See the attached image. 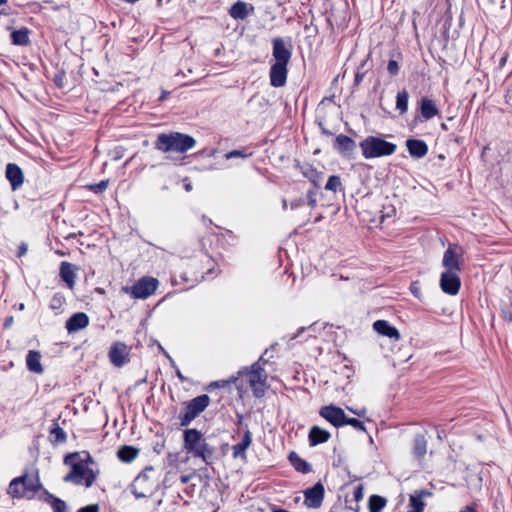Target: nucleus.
I'll use <instances>...</instances> for the list:
<instances>
[{
    "label": "nucleus",
    "instance_id": "1",
    "mask_svg": "<svg viewBox=\"0 0 512 512\" xmlns=\"http://www.w3.org/2000/svg\"><path fill=\"white\" fill-rule=\"evenodd\" d=\"M77 458H79V452L69 453L64 457V464L70 466L71 469L63 477V481L89 488L96 481L98 472L85 466L82 461H76Z\"/></svg>",
    "mask_w": 512,
    "mask_h": 512
},
{
    "label": "nucleus",
    "instance_id": "2",
    "mask_svg": "<svg viewBox=\"0 0 512 512\" xmlns=\"http://www.w3.org/2000/svg\"><path fill=\"white\" fill-rule=\"evenodd\" d=\"M184 449L194 458H201L207 465L211 464L214 448L210 446L197 429H186L183 433Z\"/></svg>",
    "mask_w": 512,
    "mask_h": 512
},
{
    "label": "nucleus",
    "instance_id": "3",
    "mask_svg": "<svg viewBox=\"0 0 512 512\" xmlns=\"http://www.w3.org/2000/svg\"><path fill=\"white\" fill-rule=\"evenodd\" d=\"M159 474L152 466H147L134 479L132 491L137 498L149 497L159 488Z\"/></svg>",
    "mask_w": 512,
    "mask_h": 512
},
{
    "label": "nucleus",
    "instance_id": "4",
    "mask_svg": "<svg viewBox=\"0 0 512 512\" xmlns=\"http://www.w3.org/2000/svg\"><path fill=\"white\" fill-rule=\"evenodd\" d=\"M359 146L365 159L390 156L397 149L396 144L375 136L366 137Z\"/></svg>",
    "mask_w": 512,
    "mask_h": 512
},
{
    "label": "nucleus",
    "instance_id": "5",
    "mask_svg": "<svg viewBox=\"0 0 512 512\" xmlns=\"http://www.w3.org/2000/svg\"><path fill=\"white\" fill-rule=\"evenodd\" d=\"M195 144V139L186 134L179 132L162 134V152L164 153L176 152L183 154L193 148Z\"/></svg>",
    "mask_w": 512,
    "mask_h": 512
},
{
    "label": "nucleus",
    "instance_id": "6",
    "mask_svg": "<svg viewBox=\"0 0 512 512\" xmlns=\"http://www.w3.org/2000/svg\"><path fill=\"white\" fill-rule=\"evenodd\" d=\"M239 375H247L248 382L256 397H262L265 394L267 374L260 366L259 361L251 365L250 369L244 368L238 372Z\"/></svg>",
    "mask_w": 512,
    "mask_h": 512
},
{
    "label": "nucleus",
    "instance_id": "7",
    "mask_svg": "<svg viewBox=\"0 0 512 512\" xmlns=\"http://www.w3.org/2000/svg\"><path fill=\"white\" fill-rule=\"evenodd\" d=\"M209 404L210 397L207 394L199 395L189 401L179 415L181 426H188Z\"/></svg>",
    "mask_w": 512,
    "mask_h": 512
},
{
    "label": "nucleus",
    "instance_id": "8",
    "mask_svg": "<svg viewBox=\"0 0 512 512\" xmlns=\"http://www.w3.org/2000/svg\"><path fill=\"white\" fill-rule=\"evenodd\" d=\"M158 280L153 277H142L132 287L126 288V292L135 299H146L158 288Z\"/></svg>",
    "mask_w": 512,
    "mask_h": 512
},
{
    "label": "nucleus",
    "instance_id": "9",
    "mask_svg": "<svg viewBox=\"0 0 512 512\" xmlns=\"http://www.w3.org/2000/svg\"><path fill=\"white\" fill-rule=\"evenodd\" d=\"M272 56L275 63L288 64L292 56V45L277 37L272 40Z\"/></svg>",
    "mask_w": 512,
    "mask_h": 512
},
{
    "label": "nucleus",
    "instance_id": "10",
    "mask_svg": "<svg viewBox=\"0 0 512 512\" xmlns=\"http://www.w3.org/2000/svg\"><path fill=\"white\" fill-rule=\"evenodd\" d=\"M319 414L334 427H342L345 425L347 416L342 408L333 404L323 406L319 410Z\"/></svg>",
    "mask_w": 512,
    "mask_h": 512
},
{
    "label": "nucleus",
    "instance_id": "11",
    "mask_svg": "<svg viewBox=\"0 0 512 512\" xmlns=\"http://www.w3.org/2000/svg\"><path fill=\"white\" fill-rule=\"evenodd\" d=\"M440 287L448 295H456L461 287V281L457 272L444 271L440 277Z\"/></svg>",
    "mask_w": 512,
    "mask_h": 512
},
{
    "label": "nucleus",
    "instance_id": "12",
    "mask_svg": "<svg viewBox=\"0 0 512 512\" xmlns=\"http://www.w3.org/2000/svg\"><path fill=\"white\" fill-rule=\"evenodd\" d=\"M325 489L321 482L315 483L304 491V503L309 508H319L323 502Z\"/></svg>",
    "mask_w": 512,
    "mask_h": 512
},
{
    "label": "nucleus",
    "instance_id": "13",
    "mask_svg": "<svg viewBox=\"0 0 512 512\" xmlns=\"http://www.w3.org/2000/svg\"><path fill=\"white\" fill-rule=\"evenodd\" d=\"M111 363L116 367H122L129 362V348L122 342H116L109 351Z\"/></svg>",
    "mask_w": 512,
    "mask_h": 512
},
{
    "label": "nucleus",
    "instance_id": "14",
    "mask_svg": "<svg viewBox=\"0 0 512 512\" xmlns=\"http://www.w3.org/2000/svg\"><path fill=\"white\" fill-rule=\"evenodd\" d=\"M288 64L274 63L271 65L269 77L270 84L273 87H282L286 84L288 75Z\"/></svg>",
    "mask_w": 512,
    "mask_h": 512
},
{
    "label": "nucleus",
    "instance_id": "15",
    "mask_svg": "<svg viewBox=\"0 0 512 512\" xmlns=\"http://www.w3.org/2000/svg\"><path fill=\"white\" fill-rule=\"evenodd\" d=\"M5 175L13 191L19 189L24 182V175L21 168L15 163H8Z\"/></svg>",
    "mask_w": 512,
    "mask_h": 512
},
{
    "label": "nucleus",
    "instance_id": "16",
    "mask_svg": "<svg viewBox=\"0 0 512 512\" xmlns=\"http://www.w3.org/2000/svg\"><path fill=\"white\" fill-rule=\"evenodd\" d=\"M459 258L460 255L456 252V246L450 245L444 252L442 260V264L445 267L446 271H460Z\"/></svg>",
    "mask_w": 512,
    "mask_h": 512
},
{
    "label": "nucleus",
    "instance_id": "17",
    "mask_svg": "<svg viewBox=\"0 0 512 512\" xmlns=\"http://www.w3.org/2000/svg\"><path fill=\"white\" fill-rule=\"evenodd\" d=\"M89 324V317L84 312H78L73 314L67 321H66V329L69 333L77 332L81 329H84Z\"/></svg>",
    "mask_w": 512,
    "mask_h": 512
},
{
    "label": "nucleus",
    "instance_id": "18",
    "mask_svg": "<svg viewBox=\"0 0 512 512\" xmlns=\"http://www.w3.org/2000/svg\"><path fill=\"white\" fill-rule=\"evenodd\" d=\"M17 479H21L20 484H21L23 490L26 491V497H28V498L33 496L42 487V485L40 483V479L38 477V473H36V475H34V476L23 475V476L17 477Z\"/></svg>",
    "mask_w": 512,
    "mask_h": 512
},
{
    "label": "nucleus",
    "instance_id": "19",
    "mask_svg": "<svg viewBox=\"0 0 512 512\" xmlns=\"http://www.w3.org/2000/svg\"><path fill=\"white\" fill-rule=\"evenodd\" d=\"M406 147L411 157L415 159L423 158L428 153V145L425 141L419 139H408Z\"/></svg>",
    "mask_w": 512,
    "mask_h": 512
},
{
    "label": "nucleus",
    "instance_id": "20",
    "mask_svg": "<svg viewBox=\"0 0 512 512\" xmlns=\"http://www.w3.org/2000/svg\"><path fill=\"white\" fill-rule=\"evenodd\" d=\"M374 330L383 336H386L392 340H399L400 339V333L399 331L389 324L386 320H377L373 323Z\"/></svg>",
    "mask_w": 512,
    "mask_h": 512
},
{
    "label": "nucleus",
    "instance_id": "21",
    "mask_svg": "<svg viewBox=\"0 0 512 512\" xmlns=\"http://www.w3.org/2000/svg\"><path fill=\"white\" fill-rule=\"evenodd\" d=\"M334 148L342 155L349 156L355 150L356 143L351 137L340 134L335 139Z\"/></svg>",
    "mask_w": 512,
    "mask_h": 512
},
{
    "label": "nucleus",
    "instance_id": "22",
    "mask_svg": "<svg viewBox=\"0 0 512 512\" xmlns=\"http://www.w3.org/2000/svg\"><path fill=\"white\" fill-rule=\"evenodd\" d=\"M331 437L329 431L319 427L312 426L308 434V440L310 446H317L319 444L327 442Z\"/></svg>",
    "mask_w": 512,
    "mask_h": 512
},
{
    "label": "nucleus",
    "instance_id": "23",
    "mask_svg": "<svg viewBox=\"0 0 512 512\" xmlns=\"http://www.w3.org/2000/svg\"><path fill=\"white\" fill-rule=\"evenodd\" d=\"M420 112L424 120H430L439 114L435 102L428 97H423L420 101Z\"/></svg>",
    "mask_w": 512,
    "mask_h": 512
},
{
    "label": "nucleus",
    "instance_id": "24",
    "mask_svg": "<svg viewBox=\"0 0 512 512\" xmlns=\"http://www.w3.org/2000/svg\"><path fill=\"white\" fill-rule=\"evenodd\" d=\"M60 277L67 284L69 288L75 285V267L69 262L63 261L60 264Z\"/></svg>",
    "mask_w": 512,
    "mask_h": 512
},
{
    "label": "nucleus",
    "instance_id": "25",
    "mask_svg": "<svg viewBox=\"0 0 512 512\" xmlns=\"http://www.w3.org/2000/svg\"><path fill=\"white\" fill-rule=\"evenodd\" d=\"M26 365L29 371L41 374L43 372L41 354L38 351L30 350L26 356Z\"/></svg>",
    "mask_w": 512,
    "mask_h": 512
},
{
    "label": "nucleus",
    "instance_id": "26",
    "mask_svg": "<svg viewBox=\"0 0 512 512\" xmlns=\"http://www.w3.org/2000/svg\"><path fill=\"white\" fill-rule=\"evenodd\" d=\"M288 459L294 469L303 474L310 473L312 466L306 460L302 459L296 452L292 451L289 453Z\"/></svg>",
    "mask_w": 512,
    "mask_h": 512
},
{
    "label": "nucleus",
    "instance_id": "27",
    "mask_svg": "<svg viewBox=\"0 0 512 512\" xmlns=\"http://www.w3.org/2000/svg\"><path fill=\"white\" fill-rule=\"evenodd\" d=\"M301 172L304 177L309 179V181L314 185V187H320L324 178V173L317 171L311 165H305L301 167Z\"/></svg>",
    "mask_w": 512,
    "mask_h": 512
},
{
    "label": "nucleus",
    "instance_id": "28",
    "mask_svg": "<svg viewBox=\"0 0 512 512\" xmlns=\"http://www.w3.org/2000/svg\"><path fill=\"white\" fill-rule=\"evenodd\" d=\"M424 495H430V493L425 490H421L416 491L414 494L410 495V512H423L425 503L422 498Z\"/></svg>",
    "mask_w": 512,
    "mask_h": 512
},
{
    "label": "nucleus",
    "instance_id": "29",
    "mask_svg": "<svg viewBox=\"0 0 512 512\" xmlns=\"http://www.w3.org/2000/svg\"><path fill=\"white\" fill-rule=\"evenodd\" d=\"M252 442L251 432L247 430L240 443L234 445L232 447L233 450V457H242L245 455L246 450L249 448Z\"/></svg>",
    "mask_w": 512,
    "mask_h": 512
},
{
    "label": "nucleus",
    "instance_id": "30",
    "mask_svg": "<svg viewBox=\"0 0 512 512\" xmlns=\"http://www.w3.org/2000/svg\"><path fill=\"white\" fill-rule=\"evenodd\" d=\"M29 33H30V31L26 27H23L19 30H14L11 33L12 44L18 45V46L28 45L30 43Z\"/></svg>",
    "mask_w": 512,
    "mask_h": 512
},
{
    "label": "nucleus",
    "instance_id": "31",
    "mask_svg": "<svg viewBox=\"0 0 512 512\" xmlns=\"http://www.w3.org/2000/svg\"><path fill=\"white\" fill-rule=\"evenodd\" d=\"M139 454V450L133 446L124 445L117 451L118 458L125 463L133 461Z\"/></svg>",
    "mask_w": 512,
    "mask_h": 512
},
{
    "label": "nucleus",
    "instance_id": "32",
    "mask_svg": "<svg viewBox=\"0 0 512 512\" xmlns=\"http://www.w3.org/2000/svg\"><path fill=\"white\" fill-rule=\"evenodd\" d=\"M427 451V440L423 434H417L413 440V453L417 458H422Z\"/></svg>",
    "mask_w": 512,
    "mask_h": 512
},
{
    "label": "nucleus",
    "instance_id": "33",
    "mask_svg": "<svg viewBox=\"0 0 512 512\" xmlns=\"http://www.w3.org/2000/svg\"><path fill=\"white\" fill-rule=\"evenodd\" d=\"M229 14L234 19L243 20L248 16L247 4L241 1L236 2L231 6Z\"/></svg>",
    "mask_w": 512,
    "mask_h": 512
},
{
    "label": "nucleus",
    "instance_id": "34",
    "mask_svg": "<svg viewBox=\"0 0 512 512\" xmlns=\"http://www.w3.org/2000/svg\"><path fill=\"white\" fill-rule=\"evenodd\" d=\"M386 499L379 495H371L368 501L370 512H380L386 506Z\"/></svg>",
    "mask_w": 512,
    "mask_h": 512
},
{
    "label": "nucleus",
    "instance_id": "35",
    "mask_svg": "<svg viewBox=\"0 0 512 512\" xmlns=\"http://www.w3.org/2000/svg\"><path fill=\"white\" fill-rule=\"evenodd\" d=\"M408 100H409V94L406 89H403L397 93L396 109H398L401 114H404L407 112Z\"/></svg>",
    "mask_w": 512,
    "mask_h": 512
},
{
    "label": "nucleus",
    "instance_id": "36",
    "mask_svg": "<svg viewBox=\"0 0 512 512\" xmlns=\"http://www.w3.org/2000/svg\"><path fill=\"white\" fill-rule=\"evenodd\" d=\"M21 479H13L8 487V494L14 498H24L26 497V491L23 490L21 484Z\"/></svg>",
    "mask_w": 512,
    "mask_h": 512
},
{
    "label": "nucleus",
    "instance_id": "37",
    "mask_svg": "<svg viewBox=\"0 0 512 512\" xmlns=\"http://www.w3.org/2000/svg\"><path fill=\"white\" fill-rule=\"evenodd\" d=\"M325 189L333 191L334 193H336L337 191H344L340 177L336 175L330 176L325 185Z\"/></svg>",
    "mask_w": 512,
    "mask_h": 512
},
{
    "label": "nucleus",
    "instance_id": "38",
    "mask_svg": "<svg viewBox=\"0 0 512 512\" xmlns=\"http://www.w3.org/2000/svg\"><path fill=\"white\" fill-rule=\"evenodd\" d=\"M52 499L51 507L54 512H67V505L65 501L60 498L54 497L53 495H49Z\"/></svg>",
    "mask_w": 512,
    "mask_h": 512
},
{
    "label": "nucleus",
    "instance_id": "39",
    "mask_svg": "<svg viewBox=\"0 0 512 512\" xmlns=\"http://www.w3.org/2000/svg\"><path fill=\"white\" fill-rule=\"evenodd\" d=\"M238 379V377L236 376H232L229 380H218V381H213L211 382L208 387H207V390H212V389H216V388H224V387H227L228 385H230L231 383H235L236 380Z\"/></svg>",
    "mask_w": 512,
    "mask_h": 512
},
{
    "label": "nucleus",
    "instance_id": "40",
    "mask_svg": "<svg viewBox=\"0 0 512 512\" xmlns=\"http://www.w3.org/2000/svg\"><path fill=\"white\" fill-rule=\"evenodd\" d=\"M51 434L55 436V440L57 442H65L66 441V433L65 431L58 425L55 424L51 429Z\"/></svg>",
    "mask_w": 512,
    "mask_h": 512
},
{
    "label": "nucleus",
    "instance_id": "41",
    "mask_svg": "<svg viewBox=\"0 0 512 512\" xmlns=\"http://www.w3.org/2000/svg\"><path fill=\"white\" fill-rule=\"evenodd\" d=\"M108 186V180H102L97 184L88 185L87 188L94 193H102Z\"/></svg>",
    "mask_w": 512,
    "mask_h": 512
},
{
    "label": "nucleus",
    "instance_id": "42",
    "mask_svg": "<svg viewBox=\"0 0 512 512\" xmlns=\"http://www.w3.org/2000/svg\"><path fill=\"white\" fill-rule=\"evenodd\" d=\"M345 425H350L352 426L354 429L356 430H359V431H365V426H364V423L356 418H349L347 417L346 418V421H345Z\"/></svg>",
    "mask_w": 512,
    "mask_h": 512
},
{
    "label": "nucleus",
    "instance_id": "43",
    "mask_svg": "<svg viewBox=\"0 0 512 512\" xmlns=\"http://www.w3.org/2000/svg\"><path fill=\"white\" fill-rule=\"evenodd\" d=\"M252 153H245L243 150H232L225 154L226 159H233V158H247L251 156Z\"/></svg>",
    "mask_w": 512,
    "mask_h": 512
},
{
    "label": "nucleus",
    "instance_id": "44",
    "mask_svg": "<svg viewBox=\"0 0 512 512\" xmlns=\"http://www.w3.org/2000/svg\"><path fill=\"white\" fill-rule=\"evenodd\" d=\"M65 302V298L61 294H55L51 300L50 307L53 310L60 309Z\"/></svg>",
    "mask_w": 512,
    "mask_h": 512
},
{
    "label": "nucleus",
    "instance_id": "45",
    "mask_svg": "<svg viewBox=\"0 0 512 512\" xmlns=\"http://www.w3.org/2000/svg\"><path fill=\"white\" fill-rule=\"evenodd\" d=\"M367 60H364L360 67H358L357 69V72L355 74V79H354V85H359L361 83V81L363 80V78L365 77V74H366V71L363 70L365 64H366Z\"/></svg>",
    "mask_w": 512,
    "mask_h": 512
},
{
    "label": "nucleus",
    "instance_id": "46",
    "mask_svg": "<svg viewBox=\"0 0 512 512\" xmlns=\"http://www.w3.org/2000/svg\"><path fill=\"white\" fill-rule=\"evenodd\" d=\"M307 203L308 205L314 209L317 206V200H316V192L314 189H310L307 192Z\"/></svg>",
    "mask_w": 512,
    "mask_h": 512
},
{
    "label": "nucleus",
    "instance_id": "47",
    "mask_svg": "<svg viewBox=\"0 0 512 512\" xmlns=\"http://www.w3.org/2000/svg\"><path fill=\"white\" fill-rule=\"evenodd\" d=\"M76 461H82L85 466H88V464L93 463V458L91 457L90 453L87 451L79 452V458L76 459Z\"/></svg>",
    "mask_w": 512,
    "mask_h": 512
},
{
    "label": "nucleus",
    "instance_id": "48",
    "mask_svg": "<svg viewBox=\"0 0 512 512\" xmlns=\"http://www.w3.org/2000/svg\"><path fill=\"white\" fill-rule=\"evenodd\" d=\"M387 70L390 73V75L395 76L399 72V64L396 60H389L387 65Z\"/></svg>",
    "mask_w": 512,
    "mask_h": 512
},
{
    "label": "nucleus",
    "instance_id": "49",
    "mask_svg": "<svg viewBox=\"0 0 512 512\" xmlns=\"http://www.w3.org/2000/svg\"><path fill=\"white\" fill-rule=\"evenodd\" d=\"M364 497V488L363 485H358L354 490V499L358 502L362 500Z\"/></svg>",
    "mask_w": 512,
    "mask_h": 512
},
{
    "label": "nucleus",
    "instance_id": "50",
    "mask_svg": "<svg viewBox=\"0 0 512 512\" xmlns=\"http://www.w3.org/2000/svg\"><path fill=\"white\" fill-rule=\"evenodd\" d=\"M77 512H99L98 504H90L84 507H81L77 510Z\"/></svg>",
    "mask_w": 512,
    "mask_h": 512
},
{
    "label": "nucleus",
    "instance_id": "51",
    "mask_svg": "<svg viewBox=\"0 0 512 512\" xmlns=\"http://www.w3.org/2000/svg\"><path fill=\"white\" fill-rule=\"evenodd\" d=\"M303 204H304V199L303 198H298V199H295V200L290 202V208L291 209H296V208L302 206Z\"/></svg>",
    "mask_w": 512,
    "mask_h": 512
},
{
    "label": "nucleus",
    "instance_id": "52",
    "mask_svg": "<svg viewBox=\"0 0 512 512\" xmlns=\"http://www.w3.org/2000/svg\"><path fill=\"white\" fill-rule=\"evenodd\" d=\"M347 409L352 412L353 414L359 416V417H362L365 415L366 413V409L365 408H362V409H353L351 407H347Z\"/></svg>",
    "mask_w": 512,
    "mask_h": 512
},
{
    "label": "nucleus",
    "instance_id": "53",
    "mask_svg": "<svg viewBox=\"0 0 512 512\" xmlns=\"http://www.w3.org/2000/svg\"><path fill=\"white\" fill-rule=\"evenodd\" d=\"M502 314H503V318L506 321H508V322L512 321V310H510V309H503L502 310Z\"/></svg>",
    "mask_w": 512,
    "mask_h": 512
},
{
    "label": "nucleus",
    "instance_id": "54",
    "mask_svg": "<svg viewBox=\"0 0 512 512\" xmlns=\"http://www.w3.org/2000/svg\"><path fill=\"white\" fill-rule=\"evenodd\" d=\"M194 475H195V472H193L192 474H188V475H182V476L180 477V481H181V483H182V484H186V483H188V482L192 479V477H193Z\"/></svg>",
    "mask_w": 512,
    "mask_h": 512
},
{
    "label": "nucleus",
    "instance_id": "55",
    "mask_svg": "<svg viewBox=\"0 0 512 512\" xmlns=\"http://www.w3.org/2000/svg\"><path fill=\"white\" fill-rule=\"evenodd\" d=\"M27 252V244L21 243L18 250V257H22Z\"/></svg>",
    "mask_w": 512,
    "mask_h": 512
},
{
    "label": "nucleus",
    "instance_id": "56",
    "mask_svg": "<svg viewBox=\"0 0 512 512\" xmlns=\"http://www.w3.org/2000/svg\"><path fill=\"white\" fill-rule=\"evenodd\" d=\"M319 126H320V129H321V132L327 136H330L332 135V132L329 131L327 128H325L322 123H319Z\"/></svg>",
    "mask_w": 512,
    "mask_h": 512
},
{
    "label": "nucleus",
    "instance_id": "57",
    "mask_svg": "<svg viewBox=\"0 0 512 512\" xmlns=\"http://www.w3.org/2000/svg\"><path fill=\"white\" fill-rule=\"evenodd\" d=\"M13 320H14V319H13V317H12V316L8 317V318L5 320V322H4V327H5V328H9V327L12 325Z\"/></svg>",
    "mask_w": 512,
    "mask_h": 512
},
{
    "label": "nucleus",
    "instance_id": "58",
    "mask_svg": "<svg viewBox=\"0 0 512 512\" xmlns=\"http://www.w3.org/2000/svg\"><path fill=\"white\" fill-rule=\"evenodd\" d=\"M154 145L156 148L160 149V134L157 135L155 141H154Z\"/></svg>",
    "mask_w": 512,
    "mask_h": 512
},
{
    "label": "nucleus",
    "instance_id": "59",
    "mask_svg": "<svg viewBox=\"0 0 512 512\" xmlns=\"http://www.w3.org/2000/svg\"><path fill=\"white\" fill-rule=\"evenodd\" d=\"M161 351H162V354H164L170 360V362L174 365V361L172 360V358L169 356V354L165 351V349L163 347L161 348Z\"/></svg>",
    "mask_w": 512,
    "mask_h": 512
},
{
    "label": "nucleus",
    "instance_id": "60",
    "mask_svg": "<svg viewBox=\"0 0 512 512\" xmlns=\"http://www.w3.org/2000/svg\"><path fill=\"white\" fill-rule=\"evenodd\" d=\"M287 206H288L287 200H286V199H283V200H282V207H283V209H284V210H286V209H287Z\"/></svg>",
    "mask_w": 512,
    "mask_h": 512
},
{
    "label": "nucleus",
    "instance_id": "61",
    "mask_svg": "<svg viewBox=\"0 0 512 512\" xmlns=\"http://www.w3.org/2000/svg\"><path fill=\"white\" fill-rule=\"evenodd\" d=\"M184 188L186 191H190L192 189V185L190 183L185 184Z\"/></svg>",
    "mask_w": 512,
    "mask_h": 512
},
{
    "label": "nucleus",
    "instance_id": "62",
    "mask_svg": "<svg viewBox=\"0 0 512 512\" xmlns=\"http://www.w3.org/2000/svg\"><path fill=\"white\" fill-rule=\"evenodd\" d=\"M176 374H177V376H178L181 380H183V379H184V377L182 376V374H181V372H180V370H179V369H177V370H176Z\"/></svg>",
    "mask_w": 512,
    "mask_h": 512
},
{
    "label": "nucleus",
    "instance_id": "63",
    "mask_svg": "<svg viewBox=\"0 0 512 512\" xmlns=\"http://www.w3.org/2000/svg\"><path fill=\"white\" fill-rule=\"evenodd\" d=\"M472 510H475V509L471 506H467L465 509V512H472Z\"/></svg>",
    "mask_w": 512,
    "mask_h": 512
},
{
    "label": "nucleus",
    "instance_id": "64",
    "mask_svg": "<svg viewBox=\"0 0 512 512\" xmlns=\"http://www.w3.org/2000/svg\"><path fill=\"white\" fill-rule=\"evenodd\" d=\"M304 330H305V328H304V327H301V329L298 331V333L296 334V336H295V337L299 336V334H300L301 332H303Z\"/></svg>",
    "mask_w": 512,
    "mask_h": 512
}]
</instances>
